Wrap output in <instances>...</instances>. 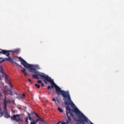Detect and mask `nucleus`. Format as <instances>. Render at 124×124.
<instances>
[{
  "instance_id": "1",
  "label": "nucleus",
  "mask_w": 124,
  "mask_h": 124,
  "mask_svg": "<svg viewBox=\"0 0 124 124\" xmlns=\"http://www.w3.org/2000/svg\"><path fill=\"white\" fill-rule=\"evenodd\" d=\"M46 80L52 84L51 87L52 88H53L54 87H55L56 93L58 95L61 94L62 96H64L66 95L67 91H65L62 90L59 86L55 84L53 80L51 78L49 77L48 75L46 78Z\"/></svg>"
},
{
  "instance_id": "2",
  "label": "nucleus",
  "mask_w": 124,
  "mask_h": 124,
  "mask_svg": "<svg viewBox=\"0 0 124 124\" xmlns=\"http://www.w3.org/2000/svg\"><path fill=\"white\" fill-rule=\"evenodd\" d=\"M72 111L79 117V121L81 123H82L83 124H85L84 123L85 122H88L87 121L89 120L87 118L77 107L73 108L72 109Z\"/></svg>"
},
{
  "instance_id": "3",
  "label": "nucleus",
  "mask_w": 124,
  "mask_h": 124,
  "mask_svg": "<svg viewBox=\"0 0 124 124\" xmlns=\"http://www.w3.org/2000/svg\"><path fill=\"white\" fill-rule=\"evenodd\" d=\"M66 114L67 116V119H66V122L62 121L61 122V124H72L73 122L71 118V116H73V114L71 112V109L68 105L66 106Z\"/></svg>"
},
{
  "instance_id": "4",
  "label": "nucleus",
  "mask_w": 124,
  "mask_h": 124,
  "mask_svg": "<svg viewBox=\"0 0 124 124\" xmlns=\"http://www.w3.org/2000/svg\"><path fill=\"white\" fill-rule=\"evenodd\" d=\"M29 118V120L31 121L30 123V124H37V122H44L43 119L41 118L40 116L37 114L35 112H32V114H34L38 118L36 120H35L34 118H35V116H34L33 118H32L31 116V114L27 112Z\"/></svg>"
},
{
  "instance_id": "5",
  "label": "nucleus",
  "mask_w": 124,
  "mask_h": 124,
  "mask_svg": "<svg viewBox=\"0 0 124 124\" xmlns=\"http://www.w3.org/2000/svg\"><path fill=\"white\" fill-rule=\"evenodd\" d=\"M34 66L33 65L32 68L34 69V70H32L30 69H29L30 71L32 73L34 72V74H37L33 75L32 76V77L33 78L36 79H39V76L43 78H46L47 75H46V74L43 73H41L39 72L38 71H37L36 69V68L34 67Z\"/></svg>"
},
{
  "instance_id": "6",
  "label": "nucleus",
  "mask_w": 124,
  "mask_h": 124,
  "mask_svg": "<svg viewBox=\"0 0 124 124\" xmlns=\"http://www.w3.org/2000/svg\"><path fill=\"white\" fill-rule=\"evenodd\" d=\"M66 94L64 96H62L64 98L63 100L65 101V104L67 105H70L73 108L76 107V106L71 100L69 92L67 91Z\"/></svg>"
},
{
  "instance_id": "7",
  "label": "nucleus",
  "mask_w": 124,
  "mask_h": 124,
  "mask_svg": "<svg viewBox=\"0 0 124 124\" xmlns=\"http://www.w3.org/2000/svg\"><path fill=\"white\" fill-rule=\"evenodd\" d=\"M18 58L21 61H20L21 64L23 65L26 68L30 69L32 70H35L34 69L32 68L33 65L28 64L21 57H19Z\"/></svg>"
},
{
  "instance_id": "8",
  "label": "nucleus",
  "mask_w": 124,
  "mask_h": 124,
  "mask_svg": "<svg viewBox=\"0 0 124 124\" xmlns=\"http://www.w3.org/2000/svg\"><path fill=\"white\" fill-rule=\"evenodd\" d=\"M20 115L19 114L14 115L12 117H11L12 120L15 121L16 122H22L23 120L19 117Z\"/></svg>"
},
{
  "instance_id": "9",
  "label": "nucleus",
  "mask_w": 124,
  "mask_h": 124,
  "mask_svg": "<svg viewBox=\"0 0 124 124\" xmlns=\"http://www.w3.org/2000/svg\"><path fill=\"white\" fill-rule=\"evenodd\" d=\"M1 51V53L5 54L7 56L9 57L10 54L9 53L10 52H12V51L5 50H2Z\"/></svg>"
},
{
  "instance_id": "10",
  "label": "nucleus",
  "mask_w": 124,
  "mask_h": 124,
  "mask_svg": "<svg viewBox=\"0 0 124 124\" xmlns=\"http://www.w3.org/2000/svg\"><path fill=\"white\" fill-rule=\"evenodd\" d=\"M4 115L7 118L11 117L10 116V115H9L8 114V111H4Z\"/></svg>"
},
{
  "instance_id": "11",
  "label": "nucleus",
  "mask_w": 124,
  "mask_h": 124,
  "mask_svg": "<svg viewBox=\"0 0 124 124\" xmlns=\"http://www.w3.org/2000/svg\"><path fill=\"white\" fill-rule=\"evenodd\" d=\"M26 69H23L21 70V71L22 72L25 76H27L28 75L25 72Z\"/></svg>"
},
{
  "instance_id": "12",
  "label": "nucleus",
  "mask_w": 124,
  "mask_h": 124,
  "mask_svg": "<svg viewBox=\"0 0 124 124\" xmlns=\"http://www.w3.org/2000/svg\"><path fill=\"white\" fill-rule=\"evenodd\" d=\"M20 50V49L19 48L17 49L12 51V52H13L14 53L19 52Z\"/></svg>"
},
{
  "instance_id": "13",
  "label": "nucleus",
  "mask_w": 124,
  "mask_h": 124,
  "mask_svg": "<svg viewBox=\"0 0 124 124\" xmlns=\"http://www.w3.org/2000/svg\"><path fill=\"white\" fill-rule=\"evenodd\" d=\"M58 110L60 112H63V110L61 109L60 107H58Z\"/></svg>"
},
{
  "instance_id": "14",
  "label": "nucleus",
  "mask_w": 124,
  "mask_h": 124,
  "mask_svg": "<svg viewBox=\"0 0 124 124\" xmlns=\"http://www.w3.org/2000/svg\"><path fill=\"white\" fill-rule=\"evenodd\" d=\"M28 117H27L26 119V120L25 121V122H26V124H29V122L28 121Z\"/></svg>"
},
{
  "instance_id": "15",
  "label": "nucleus",
  "mask_w": 124,
  "mask_h": 124,
  "mask_svg": "<svg viewBox=\"0 0 124 124\" xmlns=\"http://www.w3.org/2000/svg\"><path fill=\"white\" fill-rule=\"evenodd\" d=\"M2 72V73H4L2 67L1 66H0V72Z\"/></svg>"
},
{
  "instance_id": "16",
  "label": "nucleus",
  "mask_w": 124,
  "mask_h": 124,
  "mask_svg": "<svg viewBox=\"0 0 124 124\" xmlns=\"http://www.w3.org/2000/svg\"><path fill=\"white\" fill-rule=\"evenodd\" d=\"M35 85L36 86L37 88H39L40 87V86L39 85H38L37 84H35Z\"/></svg>"
},
{
  "instance_id": "17",
  "label": "nucleus",
  "mask_w": 124,
  "mask_h": 124,
  "mask_svg": "<svg viewBox=\"0 0 124 124\" xmlns=\"http://www.w3.org/2000/svg\"><path fill=\"white\" fill-rule=\"evenodd\" d=\"M28 80L29 82L31 84H32V83L33 82L30 79H28Z\"/></svg>"
},
{
  "instance_id": "18",
  "label": "nucleus",
  "mask_w": 124,
  "mask_h": 124,
  "mask_svg": "<svg viewBox=\"0 0 124 124\" xmlns=\"http://www.w3.org/2000/svg\"><path fill=\"white\" fill-rule=\"evenodd\" d=\"M12 59L11 57H9L7 59H6V60L8 61H11L12 60Z\"/></svg>"
},
{
  "instance_id": "19",
  "label": "nucleus",
  "mask_w": 124,
  "mask_h": 124,
  "mask_svg": "<svg viewBox=\"0 0 124 124\" xmlns=\"http://www.w3.org/2000/svg\"><path fill=\"white\" fill-rule=\"evenodd\" d=\"M12 63H13L14 64L16 63V62L13 59H12L10 61Z\"/></svg>"
},
{
  "instance_id": "20",
  "label": "nucleus",
  "mask_w": 124,
  "mask_h": 124,
  "mask_svg": "<svg viewBox=\"0 0 124 124\" xmlns=\"http://www.w3.org/2000/svg\"><path fill=\"white\" fill-rule=\"evenodd\" d=\"M8 103L7 101L6 100H4V105H6V104Z\"/></svg>"
},
{
  "instance_id": "21",
  "label": "nucleus",
  "mask_w": 124,
  "mask_h": 124,
  "mask_svg": "<svg viewBox=\"0 0 124 124\" xmlns=\"http://www.w3.org/2000/svg\"><path fill=\"white\" fill-rule=\"evenodd\" d=\"M37 83H42V81L41 80H38L37 81Z\"/></svg>"
},
{
  "instance_id": "22",
  "label": "nucleus",
  "mask_w": 124,
  "mask_h": 124,
  "mask_svg": "<svg viewBox=\"0 0 124 124\" xmlns=\"http://www.w3.org/2000/svg\"><path fill=\"white\" fill-rule=\"evenodd\" d=\"M5 111H7V106L6 105H5Z\"/></svg>"
},
{
  "instance_id": "23",
  "label": "nucleus",
  "mask_w": 124,
  "mask_h": 124,
  "mask_svg": "<svg viewBox=\"0 0 124 124\" xmlns=\"http://www.w3.org/2000/svg\"><path fill=\"white\" fill-rule=\"evenodd\" d=\"M9 85L10 86L11 88H12V85L10 83H9Z\"/></svg>"
},
{
  "instance_id": "24",
  "label": "nucleus",
  "mask_w": 124,
  "mask_h": 124,
  "mask_svg": "<svg viewBox=\"0 0 124 124\" xmlns=\"http://www.w3.org/2000/svg\"><path fill=\"white\" fill-rule=\"evenodd\" d=\"M51 86H48V87H47V88L48 89H51Z\"/></svg>"
},
{
  "instance_id": "25",
  "label": "nucleus",
  "mask_w": 124,
  "mask_h": 124,
  "mask_svg": "<svg viewBox=\"0 0 124 124\" xmlns=\"http://www.w3.org/2000/svg\"><path fill=\"white\" fill-rule=\"evenodd\" d=\"M52 100H53V101H55V102H56V100H55V99L54 98H53V99Z\"/></svg>"
},
{
  "instance_id": "26",
  "label": "nucleus",
  "mask_w": 124,
  "mask_h": 124,
  "mask_svg": "<svg viewBox=\"0 0 124 124\" xmlns=\"http://www.w3.org/2000/svg\"><path fill=\"white\" fill-rule=\"evenodd\" d=\"M41 86L43 87L44 85V84L42 83H41Z\"/></svg>"
},
{
  "instance_id": "27",
  "label": "nucleus",
  "mask_w": 124,
  "mask_h": 124,
  "mask_svg": "<svg viewBox=\"0 0 124 124\" xmlns=\"http://www.w3.org/2000/svg\"><path fill=\"white\" fill-rule=\"evenodd\" d=\"M22 96L23 97H25L26 96V95H25V94L24 93H23V94Z\"/></svg>"
},
{
  "instance_id": "28",
  "label": "nucleus",
  "mask_w": 124,
  "mask_h": 124,
  "mask_svg": "<svg viewBox=\"0 0 124 124\" xmlns=\"http://www.w3.org/2000/svg\"><path fill=\"white\" fill-rule=\"evenodd\" d=\"M18 67H19L20 68H23V67L21 65H19Z\"/></svg>"
},
{
  "instance_id": "29",
  "label": "nucleus",
  "mask_w": 124,
  "mask_h": 124,
  "mask_svg": "<svg viewBox=\"0 0 124 124\" xmlns=\"http://www.w3.org/2000/svg\"><path fill=\"white\" fill-rule=\"evenodd\" d=\"M4 61V60H2L1 61H0V63H1V62H2Z\"/></svg>"
},
{
  "instance_id": "30",
  "label": "nucleus",
  "mask_w": 124,
  "mask_h": 124,
  "mask_svg": "<svg viewBox=\"0 0 124 124\" xmlns=\"http://www.w3.org/2000/svg\"><path fill=\"white\" fill-rule=\"evenodd\" d=\"M43 80H44V82H45V83L46 84H47V82H46V81H45V80L44 79H43Z\"/></svg>"
},
{
  "instance_id": "31",
  "label": "nucleus",
  "mask_w": 124,
  "mask_h": 124,
  "mask_svg": "<svg viewBox=\"0 0 124 124\" xmlns=\"http://www.w3.org/2000/svg\"><path fill=\"white\" fill-rule=\"evenodd\" d=\"M16 65H17L18 66H19V65H20L18 63H17L16 62Z\"/></svg>"
},
{
  "instance_id": "32",
  "label": "nucleus",
  "mask_w": 124,
  "mask_h": 124,
  "mask_svg": "<svg viewBox=\"0 0 124 124\" xmlns=\"http://www.w3.org/2000/svg\"><path fill=\"white\" fill-rule=\"evenodd\" d=\"M12 112H13L14 114L15 113V110H13L12 111Z\"/></svg>"
},
{
  "instance_id": "33",
  "label": "nucleus",
  "mask_w": 124,
  "mask_h": 124,
  "mask_svg": "<svg viewBox=\"0 0 124 124\" xmlns=\"http://www.w3.org/2000/svg\"><path fill=\"white\" fill-rule=\"evenodd\" d=\"M61 121H59V122L57 124H59L60 123H61Z\"/></svg>"
},
{
  "instance_id": "34",
  "label": "nucleus",
  "mask_w": 124,
  "mask_h": 124,
  "mask_svg": "<svg viewBox=\"0 0 124 124\" xmlns=\"http://www.w3.org/2000/svg\"><path fill=\"white\" fill-rule=\"evenodd\" d=\"M9 91H10V94H11V90H9Z\"/></svg>"
},
{
  "instance_id": "35",
  "label": "nucleus",
  "mask_w": 124,
  "mask_h": 124,
  "mask_svg": "<svg viewBox=\"0 0 124 124\" xmlns=\"http://www.w3.org/2000/svg\"><path fill=\"white\" fill-rule=\"evenodd\" d=\"M57 101L59 103L60 102H59V101L58 100H57Z\"/></svg>"
},
{
  "instance_id": "36",
  "label": "nucleus",
  "mask_w": 124,
  "mask_h": 124,
  "mask_svg": "<svg viewBox=\"0 0 124 124\" xmlns=\"http://www.w3.org/2000/svg\"><path fill=\"white\" fill-rule=\"evenodd\" d=\"M7 77V75L5 77V78L6 79V77Z\"/></svg>"
},
{
  "instance_id": "37",
  "label": "nucleus",
  "mask_w": 124,
  "mask_h": 124,
  "mask_svg": "<svg viewBox=\"0 0 124 124\" xmlns=\"http://www.w3.org/2000/svg\"><path fill=\"white\" fill-rule=\"evenodd\" d=\"M0 53H1V51L0 52Z\"/></svg>"
}]
</instances>
